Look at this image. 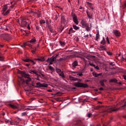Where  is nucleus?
<instances>
[{
    "label": "nucleus",
    "instance_id": "nucleus-45",
    "mask_svg": "<svg viewBox=\"0 0 126 126\" xmlns=\"http://www.w3.org/2000/svg\"><path fill=\"white\" fill-rule=\"evenodd\" d=\"M26 46H27V43H24L23 45H21V47L22 48H23V47H26Z\"/></svg>",
    "mask_w": 126,
    "mask_h": 126
},
{
    "label": "nucleus",
    "instance_id": "nucleus-39",
    "mask_svg": "<svg viewBox=\"0 0 126 126\" xmlns=\"http://www.w3.org/2000/svg\"><path fill=\"white\" fill-rule=\"evenodd\" d=\"M87 14L88 17V18H89V19H91L92 18V16L89 15V14H88V12H87Z\"/></svg>",
    "mask_w": 126,
    "mask_h": 126
},
{
    "label": "nucleus",
    "instance_id": "nucleus-42",
    "mask_svg": "<svg viewBox=\"0 0 126 126\" xmlns=\"http://www.w3.org/2000/svg\"><path fill=\"white\" fill-rule=\"evenodd\" d=\"M32 14H33V16H36V14H37V12L33 11V13H32Z\"/></svg>",
    "mask_w": 126,
    "mask_h": 126
},
{
    "label": "nucleus",
    "instance_id": "nucleus-50",
    "mask_svg": "<svg viewBox=\"0 0 126 126\" xmlns=\"http://www.w3.org/2000/svg\"><path fill=\"white\" fill-rule=\"evenodd\" d=\"M77 75H79V76H82L83 75L82 74V73H79L77 74Z\"/></svg>",
    "mask_w": 126,
    "mask_h": 126
},
{
    "label": "nucleus",
    "instance_id": "nucleus-23",
    "mask_svg": "<svg viewBox=\"0 0 126 126\" xmlns=\"http://www.w3.org/2000/svg\"><path fill=\"white\" fill-rule=\"evenodd\" d=\"M72 27H73V29H74V30H79V29L80 28H79V27H77L75 25H73Z\"/></svg>",
    "mask_w": 126,
    "mask_h": 126
},
{
    "label": "nucleus",
    "instance_id": "nucleus-18",
    "mask_svg": "<svg viewBox=\"0 0 126 126\" xmlns=\"http://www.w3.org/2000/svg\"><path fill=\"white\" fill-rule=\"evenodd\" d=\"M87 4H88V5H89V7H90L91 9H92V10H93V9H94V8H93V7L92 6V3L89 2H87Z\"/></svg>",
    "mask_w": 126,
    "mask_h": 126
},
{
    "label": "nucleus",
    "instance_id": "nucleus-11",
    "mask_svg": "<svg viewBox=\"0 0 126 126\" xmlns=\"http://www.w3.org/2000/svg\"><path fill=\"white\" fill-rule=\"evenodd\" d=\"M26 20H27V19L21 20V24L23 25V26H26V25H27L28 23H30V22H28L26 21Z\"/></svg>",
    "mask_w": 126,
    "mask_h": 126
},
{
    "label": "nucleus",
    "instance_id": "nucleus-55",
    "mask_svg": "<svg viewBox=\"0 0 126 126\" xmlns=\"http://www.w3.org/2000/svg\"><path fill=\"white\" fill-rule=\"evenodd\" d=\"M58 20V15H55V20Z\"/></svg>",
    "mask_w": 126,
    "mask_h": 126
},
{
    "label": "nucleus",
    "instance_id": "nucleus-34",
    "mask_svg": "<svg viewBox=\"0 0 126 126\" xmlns=\"http://www.w3.org/2000/svg\"><path fill=\"white\" fill-rule=\"evenodd\" d=\"M39 77H41V76H44V75L43 74H41V75H37V77H36L37 80H40V79L39 78Z\"/></svg>",
    "mask_w": 126,
    "mask_h": 126
},
{
    "label": "nucleus",
    "instance_id": "nucleus-12",
    "mask_svg": "<svg viewBox=\"0 0 126 126\" xmlns=\"http://www.w3.org/2000/svg\"><path fill=\"white\" fill-rule=\"evenodd\" d=\"M81 24L82 26V28H85L86 26H87L88 23L86 22V21H82L81 22Z\"/></svg>",
    "mask_w": 126,
    "mask_h": 126
},
{
    "label": "nucleus",
    "instance_id": "nucleus-20",
    "mask_svg": "<svg viewBox=\"0 0 126 126\" xmlns=\"http://www.w3.org/2000/svg\"><path fill=\"white\" fill-rule=\"evenodd\" d=\"M30 73H31L32 74H35L36 75H39V74H37V71H36V70H31Z\"/></svg>",
    "mask_w": 126,
    "mask_h": 126
},
{
    "label": "nucleus",
    "instance_id": "nucleus-35",
    "mask_svg": "<svg viewBox=\"0 0 126 126\" xmlns=\"http://www.w3.org/2000/svg\"><path fill=\"white\" fill-rule=\"evenodd\" d=\"M64 61H65V59L63 58H60L59 60H58V62H63Z\"/></svg>",
    "mask_w": 126,
    "mask_h": 126
},
{
    "label": "nucleus",
    "instance_id": "nucleus-17",
    "mask_svg": "<svg viewBox=\"0 0 126 126\" xmlns=\"http://www.w3.org/2000/svg\"><path fill=\"white\" fill-rule=\"evenodd\" d=\"M71 33H75V31L73 30L72 28H70L69 30V32L68 34H71Z\"/></svg>",
    "mask_w": 126,
    "mask_h": 126
},
{
    "label": "nucleus",
    "instance_id": "nucleus-31",
    "mask_svg": "<svg viewBox=\"0 0 126 126\" xmlns=\"http://www.w3.org/2000/svg\"><path fill=\"white\" fill-rule=\"evenodd\" d=\"M34 61H39L40 62H43V57H40L38 59H34Z\"/></svg>",
    "mask_w": 126,
    "mask_h": 126
},
{
    "label": "nucleus",
    "instance_id": "nucleus-29",
    "mask_svg": "<svg viewBox=\"0 0 126 126\" xmlns=\"http://www.w3.org/2000/svg\"><path fill=\"white\" fill-rule=\"evenodd\" d=\"M56 71L58 73V74H60V73L62 72V70H61L60 68H57L56 69Z\"/></svg>",
    "mask_w": 126,
    "mask_h": 126
},
{
    "label": "nucleus",
    "instance_id": "nucleus-19",
    "mask_svg": "<svg viewBox=\"0 0 126 126\" xmlns=\"http://www.w3.org/2000/svg\"><path fill=\"white\" fill-rule=\"evenodd\" d=\"M102 75V73H93V75L94 76V77H98V76H100Z\"/></svg>",
    "mask_w": 126,
    "mask_h": 126
},
{
    "label": "nucleus",
    "instance_id": "nucleus-40",
    "mask_svg": "<svg viewBox=\"0 0 126 126\" xmlns=\"http://www.w3.org/2000/svg\"><path fill=\"white\" fill-rule=\"evenodd\" d=\"M30 24H31V22H30V23H28V29L29 30H30Z\"/></svg>",
    "mask_w": 126,
    "mask_h": 126
},
{
    "label": "nucleus",
    "instance_id": "nucleus-1",
    "mask_svg": "<svg viewBox=\"0 0 126 126\" xmlns=\"http://www.w3.org/2000/svg\"><path fill=\"white\" fill-rule=\"evenodd\" d=\"M121 108H119L117 107V105H113L112 106L103 107L102 111V113H103V114L102 115V116H105L107 113H112V112L122 110L124 107H126V101L123 100L122 101V104L121 105Z\"/></svg>",
    "mask_w": 126,
    "mask_h": 126
},
{
    "label": "nucleus",
    "instance_id": "nucleus-7",
    "mask_svg": "<svg viewBox=\"0 0 126 126\" xmlns=\"http://www.w3.org/2000/svg\"><path fill=\"white\" fill-rule=\"evenodd\" d=\"M61 22L62 24H64V25L67 24V20H66V19L65 18V16L63 15L61 16Z\"/></svg>",
    "mask_w": 126,
    "mask_h": 126
},
{
    "label": "nucleus",
    "instance_id": "nucleus-25",
    "mask_svg": "<svg viewBox=\"0 0 126 126\" xmlns=\"http://www.w3.org/2000/svg\"><path fill=\"white\" fill-rule=\"evenodd\" d=\"M77 65H78L77 61H75L72 63V66H73V67H75V66H77Z\"/></svg>",
    "mask_w": 126,
    "mask_h": 126
},
{
    "label": "nucleus",
    "instance_id": "nucleus-21",
    "mask_svg": "<svg viewBox=\"0 0 126 126\" xmlns=\"http://www.w3.org/2000/svg\"><path fill=\"white\" fill-rule=\"evenodd\" d=\"M99 38H100V35H99V31H98L95 35V40L98 41V40H99Z\"/></svg>",
    "mask_w": 126,
    "mask_h": 126
},
{
    "label": "nucleus",
    "instance_id": "nucleus-33",
    "mask_svg": "<svg viewBox=\"0 0 126 126\" xmlns=\"http://www.w3.org/2000/svg\"><path fill=\"white\" fill-rule=\"evenodd\" d=\"M40 24H45L46 23V21L44 20H41L39 21Z\"/></svg>",
    "mask_w": 126,
    "mask_h": 126
},
{
    "label": "nucleus",
    "instance_id": "nucleus-30",
    "mask_svg": "<svg viewBox=\"0 0 126 126\" xmlns=\"http://www.w3.org/2000/svg\"><path fill=\"white\" fill-rule=\"evenodd\" d=\"M31 60L30 59H23V61L25 62V63H29V62H31Z\"/></svg>",
    "mask_w": 126,
    "mask_h": 126
},
{
    "label": "nucleus",
    "instance_id": "nucleus-47",
    "mask_svg": "<svg viewBox=\"0 0 126 126\" xmlns=\"http://www.w3.org/2000/svg\"><path fill=\"white\" fill-rule=\"evenodd\" d=\"M49 30L50 32H51V33H54V32H55V31L53 29H52V28H50Z\"/></svg>",
    "mask_w": 126,
    "mask_h": 126
},
{
    "label": "nucleus",
    "instance_id": "nucleus-64",
    "mask_svg": "<svg viewBox=\"0 0 126 126\" xmlns=\"http://www.w3.org/2000/svg\"><path fill=\"white\" fill-rule=\"evenodd\" d=\"M124 6H125V7H126V2L124 3Z\"/></svg>",
    "mask_w": 126,
    "mask_h": 126
},
{
    "label": "nucleus",
    "instance_id": "nucleus-5",
    "mask_svg": "<svg viewBox=\"0 0 126 126\" xmlns=\"http://www.w3.org/2000/svg\"><path fill=\"white\" fill-rule=\"evenodd\" d=\"M58 56H59V55H56L55 57L53 56L52 57L50 58H48L47 60V63H49V65L51 64H53V63H54V62H55V61H56V60H57V58H58Z\"/></svg>",
    "mask_w": 126,
    "mask_h": 126
},
{
    "label": "nucleus",
    "instance_id": "nucleus-43",
    "mask_svg": "<svg viewBox=\"0 0 126 126\" xmlns=\"http://www.w3.org/2000/svg\"><path fill=\"white\" fill-rule=\"evenodd\" d=\"M94 68H95V69H97V70H99V69H100V68L98 66H94Z\"/></svg>",
    "mask_w": 126,
    "mask_h": 126
},
{
    "label": "nucleus",
    "instance_id": "nucleus-37",
    "mask_svg": "<svg viewBox=\"0 0 126 126\" xmlns=\"http://www.w3.org/2000/svg\"><path fill=\"white\" fill-rule=\"evenodd\" d=\"M106 53H107V55H108V56H112V55H113L112 52H111L110 51H107Z\"/></svg>",
    "mask_w": 126,
    "mask_h": 126
},
{
    "label": "nucleus",
    "instance_id": "nucleus-8",
    "mask_svg": "<svg viewBox=\"0 0 126 126\" xmlns=\"http://www.w3.org/2000/svg\"><path fill=\"white\" fill-rule=\"evenodd\" d=\"M113 33L116 37H120L121 36V32L117 30H114L113 31Z\"/></svg>",
    "mask_w": 126,
    "mask_h": 126
},
{
    "label": "nucleus",
    "instance_id": "nucleus-44",
    "mask_svg": "<svg viewBox=\"0 0 126 126\" xmlns=\"http://www.w3.org/2000/svg\"><path fill=\"white\" fill-rule=\"evenodd\" d=\"M89 64L91 65V66H93L94 67H95V64H93V63H90Z\"/></svg>",
    "mask_w": 126,
    "mask_h": 126
},
{
    "label": "nucleus",
    "instance_id": "nucleus-38",
    "mask_svg": "<svg viewBox=\"0 0 126 126\" xmlns=\"http://www.w3.org/2000/svg\"><path fill=\"white\" fill-rule=\"evenodd\" d=\"M92 116V114L91 113H88L87 114V117H88V118H90Z\"/></svg>",
    "mask_w": 126,
    "mask_h": 126
},
{
    "label": "nucleus",
    "instance_id": "nucleus-3",
    "mask_svg": "<svg viewBox=\"0 0 126 126\" xmlns=\"http://www.w3.org/2000/svg\"><path fill=\"white\" fill-rule=\"evenodd\" d=\"M7 5H5L2 9V13L4 15H7L8 13H9L10 11V9H12L13 7H14V5H12L9 7V9L7 10Z\"/></svg>",
    "mask_w": 126,
    "mask_h": 126
},
{
    "label": "nucleus",
    "instance_id": "nucleus-61",
    "mask_svg": "<svg viewBox=\"0 0 126 126\" xmlns=\"http://www.w3.org/2000/svg\"><path fill=\"white\" fill-rule=\"evenodd\" d=\"M84 37H85V38H87V37H88V34L85 35Z\"/></svg>",
    "mask_w": 126,
    "mask_h": 126
},
{
    "label": "nucleus",
    "instance_id": "nucleus-4",
    "mask_svg": "<svg viewBox=\"0 0 126 126\" xmlns=\"http://www.w3.org/2000/svg\"><path fill=\"white\" fill-rule=\"evenodd\" d=\"M74 85L76 87H80V88H87V87H88V85H87V84L80 83L79 82L74 83Z\"/></svg>",
    "mask_w": 126,
    "mask_h": 126
},
{
    "label": "nucleus",
    "instance_id": "nucleus-2",
    "mask_svg": "<svg viewBox=\"0 0 126 126\" xmlns=\"http://www.w3.org/2000/svg\"><path fill=\"white\" fill-rule=\"evenodd\" d=\"M22 75L23 77L25 78H27V80H24L23 78L21 79V81H20V85H22L23 87L24 86H26V85H28V83L29 81H31V79L30 78V75L28 74H26L25 72H22Z\"/></svg>",
    "mask_w": 126,
    "mask_h": 126
},
{
    "label": "nucleus",
    "instance_id": "nucleus-52",
    "mask_svg": "<svg viewBox=\"0 0 126 126\" xmlns=\"http://www.w3.org/2000/svg\"><path fill=\"white\" fill-rule=\"evenodd\" d=\"M37 17L39 18V17H41V15H40V14H37Z\"/></svg>",
    "mask_w": 126,
    "mask_h": 126
},
{
    "label": "nucleus",
    "instance_id": "nucleus-27",
    "mask_svg": "<svg viewBox=\"0 0 126 126\" xmlns=\"http://www.w3.org/2000/svg\"><path fill=\"white\" fill-rule=\"evenodd\" d=\"M100 44H101V45H104L106 44V42L105 41V38L104 37H102V40L101 41Z\"/></svg>",
    "mask_w": 126,
    "mask_h": 126
},
{
    "label": "nucleus",
    "instance_id": "nucleus-28",
    "mask_svg": "<svg viewBox=\"0 0 126 126\" xmlns=\"http://www.w3.org/2000/svg\"><path fill=\"white\" fill-rule=\"evenodd\" d=\"M10 107L12 109H17V106L13 104H9Z\"/></svg>",
    "mask_w": 126,
    "mask_h": 126
},
{
    "label": "nucleus",
    "instance_id": "nucleus-54",
    "mask_svg": "<svg viewBox=\"0 0 126 126\" xmlns=\"http://www.w3.org/2000/svg\"><path fill=\"white\" fill-rule=\"evenodd\" d=\"M33 11H34V10H30L29 13H32V14H33Z\"/></svg>",
    "mask_w": 126,
    "mask_h": 126
},
{
    "label": "nucleus",
    "instance_id": "nucleus-22",
    "mask_svg": "<svg viewBox=\"0 0 126 126\" xmlns=\"http://www.w3.org/2000/svg\"><path fill=\"white\" fill-rule=\"evenodd\" d=\"M59 43L61 47H64V46H65V42L63 41H59Z\"/></svg>",
    "mask_w": 126,
    "mask_h": 126
},
{
    "label": "nucleus",
    "instance_id": "nucleus-46",
    "mask_svg": "<svg viewBox=\"0 0 126 126\" xmlns=\"http://www.w3.org/2000/svg\"><path fill=\"white\" fill-rule=\"evenodd\" d=\"M28 42L27 43V46H29V47H30V48H32V44H29Z\"/></svg>",
    "mask_w": 126,
    "mask_h": 126
},
{
    "label": "nucleus",
    "instance_id": "nucleus-24",
    "mask_svg": "<svg viewBox=\"0 0 126 126\" xmlns=\"http://www.w3.org/2000/svg\"><path fill=\"white\" fill-rule=\"evenodd\" d=\"M59 75L63 79L65 76H64V74L63 73V72H61L59 74Z\"/></svg>",
    "mask_w": 126,
    "mask_h": 126
},
{
    "label": "nucleus",
    "instance_id": "nucleus-32",
    "mask_svg": "<svg viewBox=\"0 0 126 126\" xmlns=\"http://www.w3.org/2000/svg\"><path fill=\"white\" fill-rule=\"evenodd\" d=\"M118 80L116 79H111L109 80L110 82H117Z\"/></svg>",
    "mask_w": 126,
    "mask_h": 126
},
{
    "label": "nucleus",
    "instance_id": "nucleus-48",
    "mask_svg": "<svg viewBox=\"0 0 126 126\" xmlns=\"http://www.w3.org/2000/svg\"><path fill=\"white\" fill-rule=\"evenodd\" d=\"M110 65H112V66H114V65H115V64L114 63V62H111L110 63Z\"/></svg>",
    "mask_w": 126,
    "mask_h": 126
},
{
    "label": "nucleus",
    "instance_id": "nucleus-9",
    "mask_svg": "<svg viewBox=\"0 0 126 126\" xmlns=\"http://www.w3.org/2000/svg\"><path fill=\"white\" fill-rule=\"evenodd\" d=\"M3 39L6 41H9L11 39V36L8 34H5L4 35Z\"/></svg>",
    "mask_w": 126,
    "mask_h": 126
},
{
    "label": "nucleus",
    "instance_id": "nucleus-6",
    "mask_svg": "<svg viewBox=\"0 0 126 126\" xmlns=\"http://www.w3.org/2000/svg\"><path fill=\"white\" fill-rule=\"evenodd\" d=\"M72 17L73 19V22L76 24V25H78L79 22H78V19H77V16L75 15V14H72Z\"/></svg>",
    "mask_w": 126,
    "mask_h": 126
},
{
    "label": "nucleus",
    "instance_id": "nucleus-51",
    "mask_svg": "<svg viewBox=\"0 0 126 126\" xmlns=\"http://www.w3.org/2000/svg\"><path fill=\"white\" fill-rule=\"evenodd\" d=\"M30 62H31V63H33V64H36V63H35L34 61H33V60H31V61Z\"/></svg>",
    "mask_w": 126,
    "mask_h": 126
},
{
    "label": "nucleus",
    "instance_id": "nucleus-16",
    "mask_svg": "<svg viewBox=\"0 0 126 126\" xmlns=\"http://www.w3.org/2000/svg\"><path fill=\"white\" fill-rule=\"evenodd\" d=\"M86 30L87 32H89L91 30V27H89V25L88 24L85 27Z\"/></svg>",
    "mask_w": 126,
    "mask_h": 126
},
{
    "label": "nucleus",
    "instance_id": "nucleus-49",
    "mask_svg": "<svg viewBox=\"0 0 126 126\" xmlns=\"http://www.w3.org/2000/svg\"><path fill=\"white\" fill-rule=\"evenodd\" d=\"M49 68L50 70H53L54 69V68H53V67H52V66H49Z\"/></svg>",
    "mask_w": 126,
    "mask_h": 126
},
{
    "label": "nucleus",
    "instance_id": "nucleus-15",
    "mask_svg": "<svg viewBox=\"0 0 126 126\" xmlns=\"http://www.w3.org/2000/svg\"><path fill=\"white\" fill-rule=\"evenodd\" d=\"M28 43H31V44H35V43H36V39L35 38H32L31 40L28 41Z\"/></svg>",
    "mask_w": 126,
    "mask_h": 126
},
{
    "label": "nucleus",
    "instance_id": "nucleus-59",
    "mask_svg": "<svg viewBox=\"0 0 126 126\" xmlns=\"http://www.w3.org/2000/svg\"><path fill=\"white\" fill-rule=\"evenodd\" d=\"M123 77H124V79H125V80H126V75H123Z\"/></svg>",
    "mask_w": 126,
    "mask_h": 126
},
{
    "label": "nucleus",
    "instance_id": "nucleus-62",
    "mask_svg": "<svg viewBox=\"0 0 126 126\" xmlns=\"http://www.w3.org/2000/svg\"><path fill=\"white\" fill-rule=\"evenodd\" d=\"M36 30H39V27L38 26L36 27Z\"/></svg>",
    "mask_w": 126,
    "mask_h": 126
},
{
    "label": "nucleus",
    "instance_id": "nucleus-14",
    "mask_svg": "<svg viewBox=\"0 0 126 126\" xmlns=\"http://www.w3.org/2000/svg\"><path fill=\"white\" fill-rule=\"evenodd\" d=\"M69 78L70 80H73V81H78V78L73 77L71 75L69 76Z\"/></svg>",
    "mask_w": 126,
    "mask_h": 126
},
{
    "label": "nucleus",
    "instance_id": "nucleus-53",
    "mask_svg": "<svg viewBox=\"0 0 126 126\" xmlns=\"http://www.w3.org/2000/svg\"><path fill=\"white\" fill-rule=\"evenodd\" d=\"M48 92H53V90L51 89L47 90Z\"/></svg>",
    "mask_w": 126,
    "mask_h": 126
},
{
    "label": "nucleus",
    "instance_id": "nucleus-10",
    "mask_svg": "<svg viewBox=\"0 0 126 126\" xmlns=\"http://www.w3.org/2000/svg\"><path fill=\"white\" fill-rule=\"evenodd\" d=\"M36 85H38L39 87H48V84L43 83H41L40 82L36 83Z\"/></svg>",
    "mask_w": 126,
    "mask_h": 126
},
{
    "label": "nucleus",
    "instance_id": "nucleus-63",
    "mask_svg": "<svg viewBox=\"0 0 126 126\" xmlns=\"http://www.w3.org/2000/svg\"><path fill=\"white\" fill-rule=\"evenodd\" d=\"M99 90H104V89L103 88H100Z\"/></svg>",
    "mask_w": 126,
    "mask_h": 126
},
{
    "label": "nucleus",
    "instance_id": "nucleus-56",
    "mask_svg": "<svg viewBox=\"0 0 126 126\" xmlns=\"http://www.w3.org/2000/svg\"><path fill=\"white\" fill-rule=\"evenodd\" d=\"M37 48H39V44H38V45H37L36 47H35V48H34L35 51H36V50H37Z\"/></svg>",
    "mask_w": 126,
    "mask_h": 126
},
{
    "label": "nucleus",
    "instance_id": "nucleus-13",
    "mask_svg": "<svg viewBox=\"0 0 126 126\" xmlns=\"http://www.w3.org/2000/svg\"><path fill=\"white\" fill-rule=\"evenodd\" d=\"M105 82H107V80L106 79H102L99 81V83L101 86H103V87H105Z\"/></svg>",
    "mask_w": 126,
    "mask_h": 126
},
{
    "label": "nucleus",
    "instance_id": "nucleus-26",
    "mask_svg": "<svg viewBox=\"0 0 126 126\" xmlns=\"http://www.w3.org/2000/svg\"><path fill=\"white\" fill-rule=\"evenodd\" d=\"M99 51H106V49L105 48V47L102 46V45H101L99 47Z\"/></svg>",
    "mask_w": 126,
    "mask_h": 126
},
{
    "label": "nucleus",
    "instance_id": "nucleus-41",
    "mask_svg": "<svg viewBox=\"0 0 126 126\" xmlns=\"http://www.w3.org/2000/svg\"><path fill=\"white\" fill-rule=\"evenodd\" d=\"M106 41L108 44H110V40H109V37L108 36L106 37Z\"/></svg>",
    "mask_w": 126,
    "mask_h": 126
},
{
    "label": "nucleus",
    "instance_id": "nucleus-60",
    "mask_svg": "<svg viewBox=\"0 0 126 126\" xmlns=\"http://www.w3.org/2000/svg\"><path fill=\"white\" fill-rule=\"evenodd\" d=\"M32 53L33 54H35V53H36V51L35 50H32Z\"/></svg>",
    "mask_w": 126,
    "mask_h": 126
},
{
    "label": "nucleus",
    "instance_id": "nucleus-36",
    "mask_svg": "<svg viewBox=\"0 0 126 126\" xmlns=\"http://www.w3.org/2000/svg\"><path fill=\"white\" fill-rule=\"evenodd\" d=\"M26 115H27V112H23V113H22L21 116L22 117H24V116H26Z\"/></svg>",
    "mask_w": 126,
    "mask_h": 126
},
{
    "label": "nucleus",
    "instance_id": "nucleus-58",
    "mask_svg": "<svg viewBox=\"0 0 126 126\" xmlns=\"http://www.w3.org/2000/svg\"><path fill=\"white\" fill-rule=\"evenodd\" d=\"M25 65L27 66V67H29V65H30V64H26Z\"/></svg>",
    "mask_w": 126,
    "mask_h": 126
},
{
    "label": "nucleus",
    "instance_id": "nucleus-57",
    "mask_svg": "<svg viewBox=\"0 0 126 126\" xmlns=\"http://www.w3.org/2000/svg\"><path fill=\"white\" fill-rule=\"evenodd\" d=\"M9 122H10V121H9V120L5 121V123H6V124H9Z\"/></svg>",
    "mask_w": 126,
    "mask_h": 126
}]
</instances>
